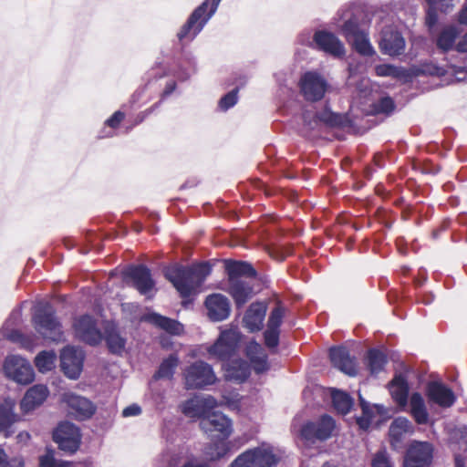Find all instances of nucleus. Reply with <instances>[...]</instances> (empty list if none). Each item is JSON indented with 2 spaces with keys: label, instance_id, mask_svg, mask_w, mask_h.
Segmentation results:
<instances>
[{
  "label": "nucleus",
  "instance_id": "f257e3e1",
  "mask_svg": "<svg viewBox=\"0 0 467 467\" xmlns=\"http://www.w3.org/2000/svg\"><path fill=\"white\" fill-rule=\"evenodd\" d=\"M211 271L212 268L208 263H202L192 266L180 265L167 268L164 275L173 285L180 296L186 298L199 292V288Z\"/></svg>",
  "mask_w": 467,
  "mask_h": 467
},
{
  "label": "nucleus",
  "instance_id": "f03ea898",
  "mask_svg": "<svg viewBox=\"0 0 467 467\" xmlns=\"http://www.w3.org/2000/svg\"><path fill=\"white\" fill-rule=\"evenodd\" d=\"M281 460L278 451L269 443L245 450L228 467H275Z\"/></svg>",
  "mask_w": 467,
  "mask_h": 467
},
{
  "label": "nucleus",
  "instance_id": "7ed1b4c3",
  "mask_svg": "<svg viewBox=\"0 0 467 467\" xmlns=\"http://www.w3.org/2000/svg\"><path fill=\"white\" fill-rule=\"evenodd\" d=\"M222 0H205L189 16L177 36L180 41H192L215 14Z\"/></svg>",
  "mask_w": 467,
  "mask_h": 467
},
{
  "label": "nucleus",
  "instance_id": "20e7f679",
  "mask_svg": "<svg viewBox=\"0 0 467 467\" xmlns=\"http://www.w3.org/2000/svg\"><path fill=\"white\" fill-rule=\"evenodd\" d=\"M55 314L51 305L46 302L37 306L33 316L36 330L45 338L53 341L58 340L62 334L61 325Z\"/></svg>",
  "mask_w": 467,
  "mask_h": 467
},
{
  "label": "nucleus",
  "instance_id": "39448f33",
  "mask_svg": "<svg viewBox=\"0 0 467 467\" xmlns=\"http://www.w3.org/2000/svg\"><path fill=\"white\" fill-rule=\"evenodd\" d=\"M187 389H203L215 383L216 376L213 368L204 361H195L183 372Z\"/></svg>",
  "mask_w": 467,
  "mask_h": 467
},
{
  "label": "nucleus",
  "instance_id": "423d86ee",
  "mask_svg": "<svg viewBox=\"0 0 467 467\" xmlns=\"http://www.w3.org/2000/svg\"><path fill=\"white\" fill-rule=\"evenodd\" d=\"M241 339V334L237 327H232L221 331V334L215 343L211 346L208 352L211 356L225 361L229 359L236 351Z\"/></svg>",
  "mask_w": 467,
  "mask_h": 467
},
{
  "label": "nucleus",
  "instance_id": "0eeeda50",
  "mask_svg": "<svg viewBox=\"0 0 467 467\" xmlns=\"http://www.w3.org/2000/svg\"><path fill=\"white\" fill-rule=\"evenodd\" d=\"M5 376L16 383L26 385L34 380L35 373L31 364L20 356H9L4 363Z\"/></svg>",
  "mask_w": 467,
  "mask_h": 467
},
{
  "label": "nucleus",
  "instance_id": "6e6552de",
  "mask_svg": "<svg viewBox=\"0 0 467 467\" xmlns=\"http://www.w3.org/2000/svg\"><path fill=\"white\" fill-rule=\"evenodd\" d=\"M124 276L130 278L133 286L140 292L149 298L154 296L155 281L151 276L150 270L143 265H130L124 271Z\"/></svg>",
  "mask_w": 467,
  "mask_h": 467
},
{
  "label": "nucleus",
  "instance_id": "1a4fd4ad",
  "mask_svg": "<svg viewBox=\"0 0 467 467\" xmlns=\"http://www.w3.org/2000/svg\"><path fill=\"white\" fill-rule=\"evenodd\" d=\"M200 428L208 437L213 438L215 433L218 437L229 438L233 431V421L222 412H212L200 421Z\"/></svg>",
  "mask_w": 467,
  "mask_h": 467
},
{
  "label": "nucleus",
  "instance_id": "9d476101",
  "mask_svg": "<svg viewBox=\"0 0 467 467\" xmlns=\"http://www.w3.org/2000/svg\"><path fill=\"white\" fill-rule=\"evenodd\" d=\"M53 440L60 450L74 453L80 443L79 429L73 423L62 422L54 431Z\"/></svg>",
  "mask_w": 467,
  "mask_h": 467
},
{
  "label": "nucleus",
  "instance_id": "9b49d317",
  "mask_svg": "<svg viewBox=\"0 0 467 467\" xmlns=\"http://www.w3.org/2000/svg\"><path fill=\"white\" fill-rule=\"evenodd\" d=\"M335 426L336 423L332 417L323 415L318 421H309L303 425L300 434L306 441H326L331 437Z\"/></svg>",
  "mask_w": 467,
  "mask_h": 467
},
{
  "label": "nucleus",
  "instance_id": "f8f14e48",
  "mask_svg": "<svg viewBox=\"0 0 467 467\" xmlns=\"http://www.w3.org/2000/svg\"><path fill=\"white\" fill-rule=\"evenodd\" d=\"M217 406L218 402L213 396L195 395L182 405V411L187 417L202 420L207 415H210L212 410Z\"/></svg>",
  "mask_w": 467,
  "mask_h": 467
},
{
  "label": "nucleus",
  "instance_id": "ddd939ff",
  "mask_svg": "<svg viewBox=\"0 0 467 467\" xmlns=\"http://www.w3.org/2000/svg\"><path fill=\"white\" fill-rule=\"evenodd\" d=\"M433 448L427 441H414L406 451L403 467H429Z\"/></svg>",
  "mask_w": 467,
  "mask_h": 467
},
{
  "label": "nucleus",
  "instance_id": "4468645a",
  "mask_svg": "<svg viewBox=\"0 0 467 467\" xmlns=\"http://www.w3.org/2000/svg\"><path fill=\"white\" fill-rule=\"evenodd\" d=\"M83 361L84 352L79 348L67 346L61 351V369L64 374L71 379H77L80 376L83 368Z\"/></svg>",
  "mask_w": 467,
  "mask_h": 467
},
{
  "label": "nucleus",
  "instance_id": "2eb2a0df",
  "mask_svg": "<svg viewBox=\"0 0 467 467\" xmlns=\"http://www.w3.org/2000/svg\"><path fill=\"white\" fill-rule=\"evenodd\" d=\"M300 88L306 100L318 101L323 99L327 83L319 74L306 72L300 80Z\"/></svg>",
  "mask_w": 467,
  "mask_h": 467
},
{
  "label": "nucleus",
  "instance_id": "dca6fc26",
  "mask_svg": "<svg viewBox=\"0 0 467 467\" xmlns=\"http://www.w3.org/2000/svg\"><path fill=\"white\" fill-rule=\"evenodd\" d=\"M76 336L82 341L95 346L100 343L102 334L97 327L96 320L88 315H84L74 322Z\"/></svg>",
  "mask_w": 467,
  "mask_h": 467
},
{
  "label": "nucleus",
  "instance_id": "f3484780",
  "mask_svg": "<svg viewBox=\"0 0 467 467\" xmlns=\"http://www.w3.org/2000/svg\"><path fill=\"white\" fill-rule=\"evenodd\" d=\"M379 48L386 55L399 56L405 49V39L392 26H386L381 31Z\"/></svg>",
  "mask_w": 467,
  "mask_h": 467
},
{
  "label": "nucleus",
  "instance_id": "a211bd4d",
  "mask_svg": "<svg viewBox=\"0 0 467 467\" xmlns=\"http://www.w3.org/2000/svg\"><path fill=\"white\" fill-rule=\"evenodd\" d=\"M302 119L304 125L308 130H314L318 122H323L329 127H341L344 126L347 120L344 115L334 113L327 109L319 113L306 110L302 115Z\"/></svg>",
  "mask_w": 467,
  "mask_h": 467
},
{
  "label": "nucleus",
  "instance_id": "6ab92c4d",
  "mask_svg": "<svg viewBox=\"0 0 467 467\" xmlns=\"http://www.w3.org/2000/svg\"><path fill=\"white\" fill-rule=\"evenodd\" d=\"M63 401L78 420H87L96 411L95 405L87 398L68 392L63 395Z\"/></svg>",
  "mask_w": 467,
  "mask_h": 467
},
{
  "label": "nucleus",
  "instance_id": "aec40b11",
  "mask_svg": "<svg viewBox=\"0 0 467 467\" xmlns=\"http://www.w3.org/2000/svg\"><path fill=\"white\" fill-rule=\"evenodd\" d=\"M337 16L338 21H343V24L341 25V32L347 40L367 31L365 27L360 25L359 18L350 6L338 10Z\"/></svg>",
  "mask_w": 467,
  "mask_h": 467
},
{
  "label": "nucleus",
  "instance_id": "412c9836",
  "mask_svg": "<svg viewBox=\"0 0 467 467\" xmlns=\"http://www.w3.org/2000/svg\"><path fill=\"white\" fill-rule=\"evenodd\" d=\"M229 438L218 437L206 443L202 449L203 456L210 462L219 461L231 454L237 440L228 441Z\"/></svg>",
  "mask_w": 467,
  "mask_h": 467
},
{
  "label": "nucleus",
  "instance_id": "4be33fe9",
  "mask_svg": "<svg viewBox=\"0 0 467 467\" xmlns=\"http://www.w3.org/2000/svg\"><path fill=\"white\" fill-rule=\"evenodd\" d=\"M313 44L317 47L334 57H341L345 53L342 42L332 33L317 31L313 37Z\"/></svg>",
  "mask_w": 467,
  "mask_h": 467
},
{
  "label": "nucleus",
  "instance_id": "5701e85b",
  "mask_svg": "<svg viewBox=\"0 0 467 467\" xmlns=\"http://www.w3.org/2000/svg\"><path fill=\"white\" fill-rule=\"evenodd\" d=\"M205 306L208 316L213 321L224 320L231 312L229 299L222 294H213L207 296Z\"/></svg>",
  "mask_w": 467,
  "mask_h": 467
},
{
  "label": "nucleus",
  "instance_id": "b1692460",
  "mask_svg": "<svg viewBox=\"0 0 467 467\" xmlns=\"http://www.w3.org/2000/svg\"><path fill=\"white\" fill-rule=\"evenodd\" d=\"M329 358L333 366L348 376L357 374L356 363L345 347H333L329 349Z\"/></svg>",
  "mask_w": 467,
  "mask_h": 467
},
{
  "label": "nucleus",
  "instance_id": "393cba45",
  "mask_svg": "<svg viewBox=\"0 0 467 467\" xmlns=\"http://www.w3.org/2000/svg\"><path fill=\"white\" fill-rule=\"evenodd\" d=\"M427 395L431 401L443 408H450L455 402V395L451 389L440 382H430Z\"/></svg>",
  "mask_w": 467,
  "mask_h": 467
},
{
  "label": "nucleus",
  "instance_id": "a878e982",
  "mask_svg": "<svg viewBox=\"0 0 467 467\" xmlns=\"http://www.w3.org/2000/svg\"><path fill=\"white\" fill-rule=\"evenodd\" d=\"M48 389L45 385H35L25 394L20 402V408L24 413H28L40 406L48 396Z\"/></svg>",
  "mask_w": 467,
  "mask_h": 467
},
{
  "label": "nucleus",
  "instance_id": "bb28decb",
  "mask_svg": "<svg viewBox=\"0 0 467 467\" xmlns=\"http://www.w3.org/2000/svg\"><path fill=\"white\" fill-rule=\"evenodd\" d=\"M266 314V306L262 302H255L249 306L243 322L250 332H256L262 329L263 322Z\"/></svg>",
  "mask_w": 467,
  "mask_h": 467
},
{
  "label": "nucleus",
  "instance_id": "cd10ccee",
  "mask_svg": "<svg viewBox=\"0 0 467 467\" xmlns=\"http://www.w3.org/2000/svg\"><path fill=\"white\" fill-rule=\"evenodd\" d=\"M412 431L413 427L408 419L403 417L395 419L390 424L389 430V440L393 449H400L405 436L408 433H412Z\"/></svg>",
  "mask_w": 467,
  "mask_h": 467
},
{
  "label": "nucleus",
  "instance_id": "c85d7f7f",
  "mask_svg": "<svg viewBox=\"0 0 467 467\" xmlns=\"http://www.w3.org/2000/svg\"><path fill=\"white\" fill-rule=\"evenodd\" d=\"M246 355L253 366L254 370L257 374H261L269 369L267 354L259 343L251 341L246 346Z\"/></svg>",
  "mask_w": 467,
  "mask_h": 467
},
{
  "label": "nucleus",
  "instance_id": "c756f323",
  "mask_svg": "<svg viewBox=\"0 0 467 467\" xmlns=\"http://www.w3.org/2000/svg\"><path fill=\"white\" fill-rule=\"evenodd\" d=\"M224 377L227 380L238 383L245 381L250 375V366L243 359H233L223 364Z\"/></svg>",
  "mask_w": 467,
  "mask_h": 467
},
{
  "label": "nucleus",
  "instance_id": "7c9ffc66",
  "mask_svg": "<svg viewBox=\"0 0 467 467\" xmlns=\"http://www.w3.org/2000/svg\"><path fill=\"white\" fill-rule=\"evenodd\" d=\"M227 292L231 295L237 307H242L252 297L253 287L246 281L233 280L228 281Z\"/></svg>",
  "mask_w": 467,
  "mask_h": 467
},
{
  "label": "nucleus",
  "instance_id": "2f4dec72",
  "mask_svg": "<svg viewBox=\"0 0 467 467\" xmlns=\"http://www.w3.org/2000/svg\"><path fill=\"white\" fill-rule=\"evenodd\" d=\"M142 319L172 335H180L183 330V327L180 322L157 313H149Z\"/></svg>",
  "mask_w": 467,
  "mask_h": 467
},
{
  "label": "nucleus",
  "instance_id": "473e14b6",
  "mask_svg": "<svg viewBox=\"0 0 467 467\" xmlns=\"http://www.w3.org/2000/svg\"><path fill=\"white\" fill-rule=\"evenodd\" d=\"M228 281L240 280L242 276L254 277L256 271L251 264L242 261L228 260L225 262Z\"/></svg>",
  "mask_w": 467,
  "mask_h": 467
},
{
  "label": "nucleus",
  "instance_id": "72a5a7b5",
  "mask_svg": "<svg viewBox=\"0 0 467 467\" xmlns=\"http://www.w3.org/2000/svg\"><path fill=\"white\" fill-rule=\"evenodd\" d=\"M389 391L393 400L400 406L408 402L409 386L404 376L397 375L389 383Z\"/></svg>",
  "mask_w": 467,
  "mask_h": 467
},
{
  "label": "nucleus",
  "instance_id": "f704fd0d",
  "mask_svg": "<svg viewBox=\"0 0 467 467\" xmlns=\"http://www.w3.org/2000/svg\"><path fill=\"white\" fill-rule=\"evenodd\" d=\"M358 400L360 407L362 409V415L357 418V423L360 429L368 430L374 417V410H376L379 414H382L384 408L383 406L378 404L370 405L363 399L361 394H358Z\"/></svg>",
  "mask_w": 467,
  "mask_h": 467
},
{
  "label": "nucleus",
  "instance_id": "c9c22d12",
  "mask_svg": "<svg viewBox=\"0 0 467 467\" xmlns=\"http://www.w3.org/2000/svg\"><path fill=\"white\" fill-rule=\"evenodd\" d=\"M410 413L418 424H426L429 420V414L426 410L422 396L415 392L410 400Z\"/></svg>",
  "mask_w": 467,
  "mask_h": 467
},
{
  "label": "nucleus",
  "instance_id": "e433bc0d",
  "mask_svg": "<svg viewBox=\"0 0 467 467\" xmlns=\"http://www.w3.org/2000/svg\"><path fill=\"white\" fill-rule=\"evenodd\" d=\"M105 340L111 353L120 355L125 350L126 339L119 335L115 327L109 326L106 328Z\"/></svg>",
  "mask_w": 467,
  "mask_h": 467
},
{
  "label": "nucleus",
  "instance_id": "4c0bfd02",
  "mask_svg": "<svg viewBox=\"0 0 467 467\" xmlns=\"http://www.w3.org/2000/svg\"><path fill=\"white\" fill-rule=\"evenodd\" d=\"M331 397L334 408L337 412L346 415L353 407L354 400L349 394L347 392L332 389Z\"/></svg>",
  "mask_w": 467,
  "mask_h": 467
},
{
  "label": "nucleus",
  "instance_id": "58836bf2",
  "mask_svg": "<svg viewBox=\"0 0 467 467\" xmlns=\"http://www.w3.org/2000/svg\"><path fill=\"white\" fill-rule=\"evenodd\" d=\"M386 363L387 358L383 352L376 348L368 350L367 355V366L371 375L376 376L382 371Z\"/></svg>",
  "mask_w": 467,
  "mask_h": 467
},
{
  "label": "nucleus",
  "instance_id": "ea45409f",
  "mask_svg": "<svg viewBox=\"0 0 467 467\" xmlns=\"http://www.w3.org/2000/svg\"><path fill=\"white\" fill-rule=\"evenodd\" d=\"M179 364V359L175 355H170L167 358H165L160 365L159 369L154 374V379H171L175 368Z\"/></svg>",
  "mask_w": 467,
  "mask_h": 467
},
{
  "label": "nucleus",
  "instance_id": "a19ab883",
  "mask_svg": "<svg viewBox=\"0 0 467 467\" xmlns=\"http://www.w3.org/2000/svg\"><path fill=\"white\" fill-rule=\"evenodd\" d=\"M459 32L455 26H450L441 30L436 44L437 47L442 51L450 50L457 38Z\"/></svg>",
  "mask_w": 467,
  "mask_h": 467
},
{
  "label": "nucleus",
  "instance_id": "79ce46f5",
  "mask_svg": "<svg viewBox=\"0 0 467 467\" xmlns=\"http://www.w3.org/2000/svg\"><path fill=\"white\" fill-rule=\"evenodd\" d=\"M56 359L57 355L54 351H41L35 358V365L39 372L45 373L53 369Z\"/></svg>",
  "mask_w": 467,
  "mask_h": 467
},
{
  "label": "nucleus",
  "instance_id": "37998d69",
  "mask_svg": "<svg viewBox=\"0 0 467 467\" xmlns=\"http://www.w3.org/2000/svg\"><path fill=\"white\" fill-rule=\"evenodd\" d=\"M348 41L353 45L357 52L363 56H371L374 54V49L369 42L368 33L367 31Z\"/></svg>",
  "mask_w": 467,
  "mask_h": 467
},
{
  "label": "nucleus",
  "instance_id": "c03bdc74",
  "mask_svg": "<svg viewBox=\"0 0 467 467\" xmlns=\"http://www.w3.org/2000/svg\"><path fill=\"white\" fill-rule=\"evenodd\" d=\"M16 421L14 413V405L5 402L0 405V431H6L9 427Z\"/></svg>",
  "mask_w": 467,
  "mask_h": 467
},
{
  "label": "nucleus",
  "instance_id": "a18cd8bd",
  "mask_svg": "<svg viewBox=\"0 0 467 467\" xmlns=\"http://www.w3.org/2000/svg\"><path fill=\"white\" fill-rule=\"evenodd\" d=\"M376 74L379 77H392L401 79L407 77V70L400 67L389 64L378 65L375 67Z\"/></svg>",
  "mask_w": 467,
  "mask_h": 467
},
{
  "label": "nucleus",
  "instance_id": "49530a36",
  "mask_svg": "<svg viewBox=\"0 0 467 467\" xmlns=\"http://www.w3.org/2000/svg\"><path fill=\"white\" fill-rule=\"evenodd\" d=\"M21 313L19 311H14L10 315L9 318L5 321L3 327V335L8 338L9 340L16 342L18 341L21 337V334L15 329L9 330V326H15L18 323L20 319Z\"/></svg>",
  "mask_w": 467,
  "mask_h": 467
},
{
  "label": "nucleus",
  "instance_id": "de8ad7c7",
  "mask_svg": "<svg viewBox=\"0 0 467 467\" xmlns=\"http://www.w3.org/2000/svg\"><path fill=\"white\" fill-rule=\"evenodd\" d=\"M285 316V308L282 306L275 307L268 317L267 327L272 329L279 330L282 324L283 317Z\"/></svg>",
  "mask_w": 467,
  "mask_h": 467
},
{
  "label": "nucleus",
  "instance_id": "09e8293b",
  "mask_svg": "<svg viewBox=\"0 0 467 467\" xmlns=\"http://www.w3.org/2000/svg\"><path fill=\"white\" fill-rule=\"evenodd\" d=\"M279 335L280 330L272 329L266 327L264 332V338L265 346L272 350V352H275V349L279 344Z\"/></svg>",
  "mask_w": 467,
  "mask_h": 467
},
{
  "label": "nucleus",
  "instance_id": "8fccbe9b",
  "mask_svg": "<svg viewBox=\"0 0 467 467\" xmlns=\"http://www.w3.org/2000/svg\"><path fill=\"white\" fill-rule=\"evenodd\" d=\"M39 465L40 467H70L68 462L57 461L50 452L39 458Z\"/></svg>",
  "mask_w": 467,
  "mask_h": 467
},
{
  "label": "nucleus",
  "instance_id": "3c124183",
  "mask_svg": "<svg viewBox=\"0 0 467 467\" xmlns=\"http://www.w3.org/2000/svg\"><path fill=\"white\" fill-rule=\"evenodd\" d=\"M238 89L235 88L226 95H224L219 101V107L222 110H227L230 108L234 107L238 100Z\"/></svg>",
  "mask_w": 467,
  "mask_h": 467
},
{
  "label": "nucleus",
  "instance_id": "603ef678",
  "mask_svg": "<svg viewBox=\"0 0 467 467\" xmlns=\"http://www.w3.org/2000/svg\"><path fill=\"white\" fill-rule=\"evenodd\" d=\"M372 467H393V462L386 450H380L375 454L372 460Z\"/></svg>",
  "mask_w": 467,
  "mask_h": 467
},
{
  "label": "nucleus",
  "instance_id": "864d4df0",
  "mask_svg": "<svg viewBox=\"0 0 467 467\" xmlns=\"http://www.w3.org/2000/svg\"><path fill=\"white\" fill-rule=\"evenodd\" d=\"M0 467H24V463L16 458L8 461L5 451L0 449Z\"/></svg>",
  "mask_w": 467,
  "mask_h": 467
},
{
  "label": "nucleus",
  "instance_id": "5fc2aeb1",
  "mask_svg": "<svg viewBox=\"0 0 467 467\" xmlns=\"http://www.w3.org/2000/svg\"><path fill=\"white\" fill-rule=\"evenodd\" d=\"M394 109V102L391 98H381L377 104V110L383 113H389Z\"/></svg>",
  "mask_w": 467,
  "mask_h": 467
},
{
  "label": "nucleus",
  "instance_id": "6e6d98bb",
  "mask_svg": "<svg viewBox=\"0 0 467 467\" xmlns=\"http://www.w3.org/2000/svg\"><path fill=\"white\" fill-rule=\"evenodd\" d=\"M164 457L167 461L168 467H176L183 457V451H180L172 454H165Z\"/></svg>",
  "mask_w": 467,
  "mask_h": 467
},
{
  "label": "nucleus",
  "instance_id": "4d7b16f0",
  "mask_svg": "<svg viewBox=\"0 0 467 467\" xmlns=\"http://www.w3.org/2000/svg\"><path fill=\"white\" fill-rule=\"evenodd\" d=\"M438 21V16L434 5H430L426 15V24L429 27H432Z\"/></svg>",
  "mask_w": 467,
  "mask_h": 467
},
{
  "label": "nucleus",
  "instance_id": "13d9d810",
  "mask_svg": "<svg viewBox=\"0 0 467 467\" xmlns=\"http://www.w3.org/2000/svg\"><path fill=\"white\" fill-rule=\"evenodd\" d=\"M141 413V408L138 404H131L122 410L123 417L138 416Z\"/></svg>",
  "mask_w": 467,
  "mask_h": 467
},
{
  "label": "nucleus",
  "instance_id": "bf43d9fd",
  "mask_svg": "<svg viewBox=\"0 0 467 467\" xmlns=\"http://www.w3.org/2000/svg\"><path fill=\"white\" fill-rule=\"evenodd\" d=\"M123 119L124 114L121 111H116L109 119H107L106 124L111 128H116Z\"/></svg>",
  "mask_w": 467,
  "mask_h": 467
},
{
  "label": "nucleus",
  "instance_id": "052dcab7",
  "mask_svg": "<svg viewBox=\"0 0 467 467\" xmlns=\"http://www.w3.org/2000/svg\"><path fill=\"white\" fill-rule=\"evenodd\" d=\"M453 0H440L439 5L441 12L448 13L453 7Z\"/></svg>",
  "mask_w": 467,
  "mask_h": 467
},
{
  "label": "nucleus",
  "instance_id": "680f3d73",
  "mask_svg": "<svg viewBox=\"0 0 467 467\" xmlns=\"http://www.w3.org/2000/svg\"><path fill=\"white\" fill-rule=\"evenodd\" d=\"M176 88V83L175 81H169L166 84V87L163 90L162 97L165 98L167 96H170Z\"/></svg>",
  "mask_w": 467,
  "mask_h": 467
},
{
  "label": "nucleus",
  "instance_id": "e2e57ef3",
  "mask_svg": "<svg viewBox=\"0 0 467 467\" xmlns=\"http://www.w3.org/2000/svg\"><path fill=\"white\" fill-rule=\"evenodd\" d=\"M456 49L459 52H467V33L463 36V37L458 42L456 46Z\"/></svg>",
  "mask_w": 467,
  "mask_h": 467
},
{
  "label": "nucleus",
  "instance_id": "0e129e2a",
  "mask_svg": "<svg viewBox=\"0 0 467 467\" xmlns=\"http://www.w3.org/2000/svg\"><path fill=\"white\" fill-rule=\"evenodd\" d=\"M455 466L456 467H467V462H466L465 459L460 454L455 455Z\"/></svg>",
  "mask_w": 467,
  "mask_h": 467
},
{
  "label": "nucleus",
  "instance_id": "69168bd1",
  "mask_svg": "<svg viewBox=\"0 0 467 467\" xmlns=\"http://www.w3.org/2000/svg\"><path fill=\"white\" fill-rule=\"evenodd\" d=\"M182 467H210L207 463L188 462L182 465Z\"/></svg>",
  "mask_w": 467,
  "mask_h": 467
},
{
  "label": "nucleus",
  "instance_id": "338daca9",
  "mask_svg": "<svg viewBox=\"0 0 467 467\" xmlns=\"http://www.w3.org/2000/svg\"><path fill=\"white\" fill-rule=\"evenodd\" d=\"M461 444L464 445L465 448L467 449V428L462 431Z\"/></svg>",
  "mask_w": 467,
  "mask_h": 467
},
{
  "label": "nucleus",
  "instance_id": "774afa93",
  "mask_svg": "<svg viewBox=\"0 0 467 467\" xmlns=\"http://www.w3.org/2000/svg\"><path fill=\"white\" fill-rule=\"evenodd\" d=\"M29 434L27 432H21L18 434L17 438L19 441H26L29 439Z\"/></svg>",
  "mask_w": 467,
  "mask_h": 467
}]
</instances>
